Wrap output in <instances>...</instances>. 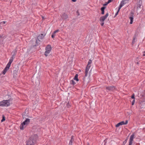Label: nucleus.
Here are the masks:
<instances>
[{"label":"nucleus","mask_w":145,"mask_h":145,"mask_svg":"<svg viewBox=\"0 0 145 145\" xmlns=\"http://www.w3.org/2000/svg\"><path fill=\"white\" fill-rule=\"evenodd\" d=\"M38 136L36 134L31 136L26 142V145H34L37 140Z\"/></svg>","instance_id":"obj_1"},{"label":"nucleus","mask_w":145,"mask_h":145,"mask_svg":"<svg viewBox=\"0 0 145 145\" xmlns=\"http://www.w3.org/2000/svg\"><path fill=\"white\" fill-rule=\"evenodd\" d=\"M8 97V99L7 100H3L0 102V106H8L10 105V102L12 100L11 97L9 95H7Z\"/></svg>","instance_id":"obj_2"},{"label":"nucleus","mask_w":145,"mask_h":145,"mask_svg":"<svg viewBox=\"0 0 145 145\" xmlns=\"http://www.w3.org/2000/svg\"><path fill=\"white\" fill-rule=\"evenodd\" d=\"M134 16V13L133 11H131V13L129 14V18L130 20V23L132 24L133 22V17Z\"/></svg>","instance_id":"obj_3"},{"label":"nucleus","mask_w":145,"mask_h":145,"mask_svg":"<svg viewBox=\"0 0 145 145\" xmlns=\"http://www.w3.org/2000/svg\"><path fill=\"white\" fill-rule=\"evenodd\" d=\"M128 123V121L126 120L125 121V122H124V121H121L119 123H118V124H117L116 125V127H119L121 125H126Z\"/></svg>","instance_id":"obj_4"},{"label":"nucleus","mask_w":145,"mask_h":145,"mask_svg":"<svg viewBox=\"0 0 145 145\" xmlns=\"http://www.w3.org/2000/svg\"><path fill=\"white\" fill-rule=\"evenodd\" d=\"M108 16V14L107 12L105 16H102L100 17L99 21L100 22H104L105 20L107 17Z\"/></svg>","instance_id":"obj_5"},{"label":"nucleus","mask_w":145,"mask_h":145,"mask_svg":"<svg viewBox=\"0 0 145 145\" xmlns=\"http://www.w3.org/2000/svg\"><path fill=\"white\" fill-rule=\"evenodd\" d=\"M134 136L135 133H133L130 136V138H129V145H132Z\"/></svg>","instance_id":"obj_6"},{"label":"nucleus","mask_w":145,"mask_h":145,"mask_svg":"<svg viewBox=\"0 0 145 145\" xmlns=\"http://www.w3.org/2000/svg\"><path fill=\"white\" fill-rule=\"evenodd\" d=\"M106 89L108 90V91H113L115 89V87L113 86H110L106 87Z\"/></svg>","instance_id":"obj_7"},{"label":"nucleus","mask_w":145,"mask_h":145,"mask_svg":"<svg viewBox=\"0 0 145 145\" xmlns=\"http://www.w3.org/2000/svg\"><path fill=\"white\" fill-rule=\"evenodd\" d=\"M10 65L8 64V63L7 64L6 67L3 71L2 73L3 74H5L6 72L9 69L10 67Z\"/></svg>","instance_id":"obj_8"},{"label":"nucleus","mask_w":145,"mask_h":145,"mask_svg":"<svg viewBox=\"0 0 145 145\" xmlns=\"http://www.w3.org/2000/svg\"><path fill=\"white\" fill-rule=\"evenodd\" d=\"M86 77L87 76H85H85L83 78V82L84 84L85 83L87 84L89 82V78L88 77L87 78Z\"/></svg>","instance_id":"obj_9"},{"label":"nucleus","mask_w":145,"mask_h":145,"mask_svg":"<svg viewBox=\"0 0 145 145\" xmlns=\"http://www.w3.org/2000/svg\"><path fill=\"white\" fill-rule=\"evenodd\" d=\"M30 122V120L29 118H26L25 120L23 121V125H27Z\"/></svg>","instance_id":"obj_10"},{"label":"nucleus","mask_w":145,"mask_h":145,"mask_svg":"<svg viewBox=\"0 0 145 145\" xmlns=\"http://www.w3.org/2000/svg\"><path fill=\"white\" fill-rule=\"evenodd\" d=\"M46 34H41L39 35L37 37V39L38 40H40L42 39L44 36H45Z\"/></svg>","instance_id":"obj_11"},{"label":"nucleus","mask_w":145,"mask_h":145,"mask_svg":"<svg viewBox=\"0 0 145 145\" xmlns=\"http://www.w3.org/2000/svg\"><path fill=\"white\" fill-rule=\"evenodd\" d=\"M141 3H142L141 2L139 1L137 3V9L138 10L140 9L141 8Z\"/></svg>","instance_id":"obj_12"},{"label":"nucleus","mask_w":145,"mask_h":145,"mask_svg":"<svg viewBox=\"0 0 145 145\" xmlns=\"http://www.w3.org/2000/svg\"><path fill=\"white\" fill-rule=\"evenodd\" d=\"M62 17L63 19L65 20L68 18V16L66 14L64 13L63 14Z\"/></svg>","instance_id":"obj_13"},{"label":"nucleus","mask_w":145,"mask_h":145,"mask_svg":"<svg viewBox=\"0 0 145 145\" xmlns=\"http://www.w3.org/2000/svg\"><path fill=\"white\" fill-rule=\"evenodd\" d=\"M52 50V47L50 45H48L45 48L46 50H50V51H51Z\"/></svg>","instance_id":"obj_14"},{"label":"nucleus","mask_w":145,"mask_h":145,"mask_svg":"<svg viewBox=\"0 0 145 145\" xmlns=\"http://www.w3.org/2000/svg\"><path fill=\"white\" fill-rule=\"evenodd\" d=\"M89 67H88V66H87L86 70H85V76H87V74L88 73V71L89 70Z\"/></svg>","instance_id":"obj_15"},{"label":"nucleus","mask_w":145,"mask_h":145,"mask_svg":"<svg viewBox=\"0 0 145 145\" xmlns=\"http://www.w3.org/2000/svg\"><path fill=\"white\" fill-rule=\"evenodd\" d=\"M106 8V7H103L101 8V14H104L105 13V9Z\"/></svg>","instance_id":"obj_16"},{"label":"nucleus","mask_w":145,"mask_h":145,"mask_svg":"<svg viewBox=\"0 0 145 145\" xmlns=\"http://www.w3.org/2000/svg\"><path fill=\"white\" fill-rule=\"evenodd\" d=\"M92 61L91 59H89L88 62L87 66L89 67V68H90L91 67L90 64L91 63Z\"/></svg>","instance_id":"obj_17"},{"label":"nucleus","mask_w":145,"mask_h":145,"mask_svg":"<svg viewBox=\"0 0 145 145\" xmlns=\"http://www.w3.org/2000/svg\"><path fill=\"white\" fill-rule=\"evenodd\" d=\"M51 51H50V50H46L45 52L44 55L46 57L48 56L47 54H49Z\"/></svg>","instance_id":"obj_18"},{"label":"nucleus","mask_w":145,"mask_h":145,"mask_svg":"<svg viewBox=\"0 0 145 145\" xmlns=\"http://www.w3.org/2000/svg\"><path fill=\"white\" fill-rule=\"evenodd\" d=\"M78 75L77 74H76L74 78V79L77 81H79V79L78 78Z\"/></svg>","instance_id":"obj_19"},{"label":"nucleus","mask_w":145,"mask_h":145,"mask_svg":"<svg viewBox=\"0 0 145 145\" xmlns=\"http://www.w3.org/2000/svg\"><path fill=\"white\" fill-rule=\"evenodd\" d=\"M137 36V35H136V34H135V37L133 38V40H132V43L133 44H134V43H135V39L136 38Z\"/></svg>","instance_id":"obj_20"},{"label":"nucleus","mask_w":145,"mask_h":145,"mask_svg":"<svg viewBox=\"0 0 145 145\" xmlns=\"http://www.w3.org/2000/svg\"><path fill=\"white\" fill-rule=\"evenodd\" d=\"M125 1H127V0H122V1L120 3V5L123 6L126 3H125Z\"/></svg>","instance_id":"obj_21"},{"label":"nucleus","mask_w":145,"mask_h":145,"mask_svg":"<svg viewBox=\"0 0 145 145\" xmlns=\"http://www.w3.org/2000/svg\"><path fill=\"white\" fill-rule=\"evenodd\" d=\"M23 125V123H22L20 126V129L21 130H23L24 128V125Z\"/></svg>","instance_id":"obj_22"},{"label":"nucleus","mask_w":145,"mask_h":145,"mask_svg":"<svg viewBox=\"0 0 145 145\" xmlns=\"http://www.w3.org/2000/svg\"><path fill=\"white\" fill-rule=\"evenodd\" d=\"M13 60V59L10 58V59L9 60V61L8 62V64L10 65Z\"/></svg>","instance_id":"obj_23"},{"label":"nucleus","mask_w":145,"mask_h":145,"mask_svg":"<svg viewBox=\"0 0 145 145\" xmlns=\"http://www.w3.org/2000/svg\"><path fill=\"white\" fill-rule=\"evenodd\" d=\"M40 41V40H38L37 39L36 41V45H38L39 44V42Z\"/></svg>","instance_id":"obj_24"},{"label":"nucleus","mask_w":145,"mask_h":145,"mask_svg":"<svg viewBox=\"0 0 145 145\" xmlns=\"http://www.w3.org/2000/svg\"><path fill=\"white\" fill-rule=\"evenodd\" d=\"M27 114H26V113L25 112H24L23 114L22 115V117L23 119L24 118H25V116H26Z\"/></svg>","instance_id":"obj_25"},{"label":"nucleus","mask_w":145,"mask_h":145,"mask_svg":"<svg viewBox=\"0 0 145 145\" xmlns=\"http://www.w3.org/2000/svg\"><path fill=\"white\" fill-rule=\"evenodd\" d=\"M12 53H13V55L15 56L16 54V50L13 51Z\"/></svg>","instance_id":"obj_26"},{"label":"nucleus","mask_w":145,"mask_h":145,"mask_svg":"<svg viewBox=\"0 0 145 145\" xmlns=\"http://www.w3.org/2000/svg\"><path fill=\"white\" fill-rule=\"evenodd\" d=\"M71 83L73 85H74L76 84L75 82L73 80H71Z\"/></svg>","instance_id":"obj_27"},{"label":"nucleus","mask_w":145,"mask_h":145,"mask_svg":"<svg viewBox=\"0 0 145 145\" xmlns=\"http://www.w3.org/2000/svg\"><path fill=\"white\" fill-rule=\"evenodd\" d=\"M71 106L69 102L67 104V106L68 108L70 107Z\"/></svg>","instance_id":"obj_28"},{"label":"nucleus","mask_w":145,"mask_h":145,"mask_svg":"<svg viewBox=\"0 0 145 145\" xmlns=\"http://www.w3.org/2000/svg\"><path fill=\"white\" fill-rule=\"evenodd\" d=\"M5 116H3V118L1 120V122H3V121H5Z\"/></svg>","instance_id":"obj_29"},{"label":"nucleus","mask_w":145,"mask_h":145,"mask_svg":"<svg viewBox=\"0 0 145 145\" xmlns=\"http://www.w3.org/2000/svg\"><path fill=\"white\" fill-rule=\"evenodd\" d=\"M122 5H121L120 4V5L119 7H118V11H119L121 8L123 7Z\"/></svg>","instance_id":"obj_30"},{"label":"nucleus","mask_w":145,"mask_h":145,"mask_svg":"<svg viewBox=\"0 0 145 145\" xmlns=\"http://www.w3.org/2000/svg\"><path fill=\"white\" fill-rule=\"evenodd\" d=\"M72 140H70L69 145H72Z\"/></svg>","instance_id":"obj_31"},{"label":"nucleus","mask_w":145,"mask_h":145,"mask_svg":"<svg viewBox=\"0 0 145 145\" xmlns=\"http://www.w3.org/2000/svg\"><path fill=\"white\" fill-rule=\"evenodd\" d=\"M131 98L134 99H135V95L134 94H133V95L131 96Z\"/></svg>","instance_id":"obj_32"},{"label":"nucleus","mask_w":145,"mask_h":145,"mask_svg":"<svg viewBox=\"0 0 145 145\" xmlns=\"http://www.w3.org/2000/svg\"><path fill=\"white\" fill-rule=\"evenodd\" d=\"M59 31V29H57V30H56L54 31V32H53V33L54 34H55L56 33L58 32Z\"/></svg>","instance_id":"obj_33"},{"label":"nucleus","mask_w":145,"mask_h":145,"mask_svg":"<svg viewBox=\"0 0 145 145\" xmlns=\"http://www.w3.org/2000/svg\"><path fill=\"white\" fill-rule=\"evenodd\" d=\"M135 102V99H133L132 102V105H133L134 104Z\"/></svg>","instance_id":"obj_34"},{"label":"nucleus","mask_w":145,"mask_h":145,"mask_svg":"<svg viewBox=\"0 0 145 145\" xmlns=\"http://www.w3.org/2000/svg\"><path fill=\"white\" fill-rule=\"evenodd\" d=\"M15 56L12 55V57H10V58L12 59H13L15 58Z\"/></svg>","instance_id":"obj_35"},{"label":"nucleus","mask_w":145,"mask_h":145,"mask_svg":"<svg viewBox=\"0 0 145 145\" xmlns=\"http://www.w3.org/2000/svg\"><path fill=\"white\" fill-rule=\"evenodd\" d=\"M101 22V26H103V25L104 24V22Z\"/></svg>","instance_id":"obj_36"},{"label":"nucleus","mask_w":145,"mask_h":145,"mask_svg":"<svg viewBox=\"0 0 145 145\" xmlns=\"http://www.w3.org/2000/svg\"><path fill=\"white\" fill-rule=\"evenodd\" d=\"M127 142V140H126L124 141H123V145H124Z\"/></svg>","instance_id":"obj_37"},{"label":"nucleus","mask_w":145,"mask_h":145,"mask_svg":"<svg viewBox=\"0 0 145 145\" xmlns=\"http://www.w3.org/2000/svg\"><path fill=\"white\" fill-rule=\"evenodd\" d=\"M6 22L5 21H3L2 22H1L0 23L1 24H4Z\"/></svg>","instance_id":"obj_38"},{"label":"nucleus","mask_w":145,"mask_h":145,"mask_svg":"<svg viewBox=\"0 0 145 145\" xmlns=\"http://www.w3.org/2000/svg\"><path fill=\"white\" fill-rule=\"evenodd\" d=\"M17 73V71H15H15H13V74H16Z\"/></svg>","instance_id":"obj_39"},{"label":"nucleus","mask_w":145,"mask_h":145,"mask_svg":"<svg viewBox=\"0 0 145 145\" xmlns=\"http://www.w3.org/2000/svg\"><path fill=\"white\" fill-rule=\"evenodd\" d=\"M109 3H108V2H107V3H105V4H103V6H106L107 5V4H108Z\"/></svg>","instance_id":"obj_40"},{"label":"nucleus","mask_w":145,"mask_h":145,"mask_svg":"<svg viewBox=\"0 0 145 145\" xmlns=\"http://www.w3.org/2000/svg\"><path fill=\"white\" fill-rule=\"evenodd\" d=\"M55 34H54V33H53L52 34V38H54V37H55Z\"/></svg>","instance_id":"obj_41"},{"label":"nucleus","mask_w":145,"mask_h":145,"mask_svg":"<svg viewBox=\"0 0 145 145\" xmlns=\"http://www.w3.org/2000/svg\"><path fill=\"white\" fill-rule=\"evenodd\" d=\"M119 11H118V10L117 12H116V13L115 14V16H116L118 15V13L119 12Z\"/></svg>","instance_id":"obj_42"},{"label":"nucleus","mask_w":145,"mask_h":145,"mask_svg":"<svg viewBox=\"0 0 145 145\" xmlns=\"http://www.w3.org/2000/svg\"><path fill=\"white\" fill-rule=\"evenodd\" d=\"M142 97H144L145 99V91H144V94L142 95Z\"/></svg>","instance_id":"obj_43"},{"label":"nucleus","mask_w":145,"mask_h":145,"mask_svg":"<svg viewBox=\"0 0 145 145\" xmlns=\"http://www.w3.org/2000/svg\"><path fill=\"white\" fill-rule=\"evenodd\" d=\"M74 140V139L73 138V136H72L71 137V139L70 140H72V141H73Z\"/></svg>","instance_id":"obj_44"},{"label":"nucleus","mask_w":145,"mask_h":145,"mask_svg":"<svg viewBox=\"0 0 145 145\" xmlns=\"http://www.w3.org/2000/svg\"><path fill=\"white\" fill-rule=\"evenodd\" d=\"M112 1H113V0H108V2L109 3H110Z\"/></svg>","instance_id":"obj_45"},{"label":"nucleus","mask_w":145,"mask_h":145,"mask_svg":"<svg viewBox=\"0 0 145 145\" xmlns=\"http://www.w3.org/2000/svg\"><path fill=\"white\" fill-rule=\"evenodd\" d=\"M76 13H77V14L78 16H79V13L78 12V10H77L76 12Z\"/></svg>","instance_id":"obj_46"},{"label":"nucleus","mask_w":145,"mask_h":145,"mask_svg":"<svg viewBox=\"0 0 145 145\" xmlns=\"http://www.w3.org/2000/svg\"><path fill=\"white\" fill-rule=\"evenodd\" d=\"M144 54H143V56H145V51L144 52Z\"/></svg>","instance_id":"obj_47"},{"label":"nucleus","mask_w":145,"mask_h":145,"mask_svg":"<svg viewBox=\"0 0 145 145\" xmlns=\"http://www.w3.org/2000/svg\"><path fill=\"white\" fill-rule=\"evenodd\" d=\"M76 0H72V1L73 2H75Z\"/></svg>","instance_id":"obj_48"},{"label":"nucleus","mask_w":145,"mask_h":145,"mask_svg":"<svg viewBox=\"0 0 145 145\" xmlns=\"http://www.w3.org/2000/svg\"><path fill=\"white\" fill-rule=\"evenodd\" d=\"M139 1H140V2H141H141H142V0H139Z\"/></svg>","instance_id":"obj_49"},{"label":"nucleus","mask_w":145,"mask_h":145,"mask_svg":"<svg viewBox=\"0 0 145 145\" xmlns=\"http://www.w3.org/2000/svg\"><path fill=\"white\" fill-rule=\"evenodd\" d=\"M0 38H2V36H0Z\"/></svg>","instance_id":"obj_50"},{"label":"nucleus","mask_w":145,"mask_h":145,"mask_svg":"<svg viewBox=\"0 0 145 145\" xmlns=\"http://www.w3.org/2000/svg\"><path fill=\"white\" fill-rule=\"evenodd\" d=\"M139 64L138 62H137V64Z\"/></svg>","instance_id":"obj_51"},{"label":"nucleus","mask_w":145,"mask_h":145,"mask_svg":"<svg viewBox=\"0 0 145 145\" xmlns=\"http://www.w3.org/2000/svg\"><path fill=\"white\" fill-rule=\"evenodd\" d=\"M87 145H89V144L88 143V144H87Z\"/></svg>","instance_id":"obj_52"},{"label":"nucleus","mask_w":145,"mask_h":145,"mask_svg":"<svg viewBox=\"0 0 145 145\" xmlns=\"http://www.w3.org/2000/svg\"><path fill=\"white\" fill-rule=\"evenodd\" d=\"M42 18H43V19H44V17H42Z\"/></svg>","instance_id":"obj_53"}]
</instances>
